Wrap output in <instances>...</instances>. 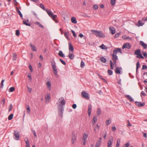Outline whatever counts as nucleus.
I'll return each mask as SVG.
<instances>
[{"instance_id":"f257e3e1","label":"nucleus","mask_w":147,"mask_h":147,"mask_svg":"<svg viewBox=\"0 0 147 147\" xmlns=\"http://www.w3.org/2000/svg\"><path fill=\"white\" fill-rule=\"evenodd\" d=\"M59 101H60L61 104H59L58 105V110L59 116L61 118L63 117V114L64 111L63 106L65 104V101L63 97H61L59 99Z\"/></svg>"},{"instance_id":"f03ea898","label":"nucleus","mask_w":147,"mask_h":147,"mask_svg":"<svg viewBox=\"0 0 147 147\" xmlns=\"http://www.w3.org/2000/svg\"><path fill=\"white\" fill-rule=\"evenodd\" d=\"M91 32H94V34L96 35L97 37L101 38H104L105 37V35L101 31L95 30H91Z\"/></svg>"},{"instance_id":"7ed1b4c3","label":"nucleus","mask_w":147,"mask_h":147,"mask_svg":"<svg viewBox=\"0 0 147 147\" xmlns=\"http://www.w3.org/2000/svg\"><path fill=\"white\" fill-rule=\"evenodd\" d=\"M117 51H113V54L111 55L112 59L114 62L113 65L116 66L117 60L118 59V56L117 55Z\"/></svg>"},{"instance_id":"20e7f679","label":"nucleus","mask_w":147,"mask_h":147,"mask_svg":"<svg viewBox=\"0 0 147 147\" xmlns=\"http://www.w3.org/2000/svg\"><path fill=\"white\" fill-rule=\"evenodd\" d=\"M81 96L86 100H88L89 98V94L85 91H83L81 93Z\"/></svg>"},{"instance_id":"39448f33","label":"nucleus","mask_w":147,"mask_h":147,"mask_svg":"<svg viewBox=\"0 0 147 147\" xmlns=\"http://www.w3.org/2000/svg\"><path fill=\"white\" fill-rule=\"evenodd\" d=\"M47 12L49 16L53 20L55 21V19L57 17V15H53V13L51 11H50L49 10H47Z\"/></svg>"},{"instance_id":"423d86ee","label":"nucleus","mask_w":147,"mask_h":147,"mask_svg":"<svg viewBox=\"0 0 147 147\" xmlns=\"http://www.w3.org/2000/svg\"><path fill=\"white\" fill-rule=\"evenodd\" d=\"M113 141V138L112 136H110L107 142L108 147H112Z\"/></svg>"},{"instance_id":"0eeeda50","label":"nucleus","mask_w":147,"mask_h":147,"mask_svg":"<svg viewBox=\"0 0 147 147\" xmlns=\"http://www.w3.org/2000/svg\"><path fill=\"white\" fill-rule=\"evenodd\" d=\"M13 136L14 139L17 140H19L20 136L19 132L17 131H14L13 133Z\"/></svg>"},{"instance_id":"6e6552de","label":"nucleus","mask_w":147,"mask_h":147,"mask_svg":"<svg viewBox=\"0 0 147 147\" xmlns=\"http://www.w3.org/2000/svg\"><path fill=\"white\" fill-rule=\"evenodd\" d=\"M131 46L129 44L127 43H124L122 46V48L123 49L124 48H127L129 49L131 48Z\"/></svg>"},{"instance_id":"1a4fd4ad","label":"nucleus","mask_w":147,"mask_h":147,"mask_svg":"<svg viewBox=\"0 0 147 147\" xmlns=\"http://www.w3.org/2000/svg\"><path fill=\"white\" fill-rule=\"evenodd\" d=\"M50 62L52 66V68H56V63L54 61V59L53 58L52 60H50Z\"/></svg>"},{"instance_id":"9d476101","label":"nucleus","mask_w":147,"mask_h":147,"mask_svg":"<svg viewBox=\"0 0 147 147\" xmlns=\"http://www.w3.org/2000/svg\"><path fill=\"white\" fill-rule=\"evenodd\" d=\"M135 103L136 105L140 107H143L145 105V103L144 102L141 103L140 102L136 101L135 102Z\"/></svg>"},{"instance_id":"9b49d317","label":"nucleus","mask_w":147,"mask_h":147,"mask_svg":"<svg viewBox=\"0 0 147 147\" xmlns=\"http://www.w3.org/2000/svg\"><path fill=\"white\" fill-rule=\"evenodd\" d=\"M92 106L91 104H90L88 105V116H90L91 115L92 111Z\"/></svg>"},{"instance_id":"f8f14e48","label":"nucleus","mask_w":147,"mask_h":147,"mask_svg":"<svg viewBox=\"0 0 147 147\" xmlns=\"http://www.w3.org/2000/svg\"><path fill=\"white\" fill-rule=\"evenodd\" d=\"M140 45L142 46L144 49H146L147 47V45L143 41H140Z\"/></svg>"},{"instance_id":"ddd939ff","label":"nucleus","mask_w":147,"mask_h":147,"mask_svg":"<svg viewBox=\"0 0 147 147\" xmlns=\"http://www.w3.org/2000/svg\"><path fill=\"white\" fill-rule=\"evenodd\" d=\"M69 51L73 52L74 51V47L72 45L70 42L69 43Z\"/></svg>"},{"instance_id":"4468645a","label":"nucleus","mask_w":147,"mask_h":147,"mask_svg":"<svg viewBox=\"0 0 147 147\" xmlns=\"http://www.w3.org/2000/svg\"><path fill=\"white\" fill-rule=\"evenodd\" d=\"M109 28L112 34H113L115 33V30L114 28L113 27H110Z\"/></svg>"},{"instance_id":"2eb2a0df","label":"nucleus","mask_w":147,"mask_h":147,"mask_svg":"<svg viewBox=\"0 0 147 147\" xmlns=\"http://www.w3.org/2000/svg\"><path fill=\"white\" fill-rule=\"evenodd\" d=\"M68 57L70 59H73L74 57V55L72 53H69Z\"/></svg>"},{"instance_id":"dca6fc26","label":"nucleus","mask_w":147,"mask_h":147,"mask_svg":"<svg viewBox=\"0 0 147 147\" xmlns=\"http://www.w3.org/2000/svg\"><path fill=\"white\" fill-rule=\"evenodd\" d=\"M120 69H121V67L120 68L119 67H116V69L115 71V73L117 74H120L121 73Z\"/></svg>"},{"instance_id":"f3484780","label":"nucleus","mask_w":147,"mask_h":147,"mask_svg":"<svg viewBox=\"0 0 147 147\" xmlns=\"http://www.w3.org/2000/svg\"><path fill=\"white\" fill-rule=\"evenodd\" d=\"M71 22L74 24H76L77 22L76 18L74 17L71 18Z\"/></svg>"},{"instance_id":"a211bd4d","label":"nucleus","mask_w":147,"mask_h":147,"mask_svg":"<svg viewBox=\"0 0 147 147\" xmlns=\"http://www.w3.org/2000/svg\"><path fill=\"white\" fill-rule=\"evenodd\" d=\"M30 45L31 47L32 50L33 51H36V50L35 48V46L34 45H33L32 44L30 43Z\"/></svg>"},{"instance_id":"6ab92c4d","label":"nucleus","mask_w":147,"mask_h":147,"mask_svg":"<svg viewBox=\"0 0 147 147\" xmlns=\"http://www.w3.org/2000/svg\"><path fill=\"white\" fill-rule=\"evenodd\" d=\"M46 84L49 90H50L51 89V83L49 81H48L47 83Z\"/></svg>"},{"instance_id":"aec40b11","label":"nucleus","mask_w":147,"mask_h":147,"mask_svg":"<svg viewBox=\"0 0 147 147\" xmlns=\"http://www.w3.org/2000/svg\"><path fill=\"white\" fill-rule=\"evenodd\" d=\"M16 10L18 13V14L20 15V17L22 19L23 16L22 14L21 13L20 11L19 10L18 8L17 7H16Z\"/></svg>"},{"instance_id":"412c9836","label":"nucleus","mask_w":147,"mask_h":147,"mask_svg":"<svg viewBox=\"0 0 147 147\" xmlns=\"http://www.w3.org/2000/svg\"><path fill=\"white\" fill-rule=\"evenodd\" d=\"M141 52L140 50L139 49H137L134 52V54L138 55L140 54Z\"/></svg>"},{"instance_id":"4be33fe9","label":"nucleus","mask_w":147,"mask_h":147,"mask_svg":"<svg viewBox=\"0 0 147 147\" xmlns=\"http://www.w3.org/2000/svg\"><path fill=\"white\" fill-rule=\"evenodd\" d=\"M127 99L129 100L130 102H133L134 101V100L129 95H127L126 96Z\"/></svg>"},{"instance_id":"5701e85b","label":"nucleus","mask_w":147,"mask_h":147,"mask_svg":"<svg viewBox=\"0 0 147 147\" xmlns=\"http://www.w3.org/2000/svg\"><path fill=\"white\" fill-rule=\"evenodd\" d=\"M58 55L60 57H64L65 56L63 54L62 51H60L58 53Z\"/></svg>"},{"instance_id":"b1692460","label":"nucleus","mask_w":147,"mask_h":147,"mask_svg":"<svg viewBox=\"0 0 147 147\" xmlns=\"http://www.w3.org/2000/svg\"><path fill=\"white\" fill-rule=\"evenodd\" d=\"M100 60L101 62L104 63H105L106 61V59L103 57H101L100 59Z\"/></svg>"},{"instance_id":"393cba45","label":"nucleus","mask_w":147,"mask_h":147,"mask_svg":"<svg viewBox=\"0 0 147 147\" xmlns=\"http://www.w3.org/2000/svg\"><path fill=\"white\" fill-rule=\"evenodd\" d=\"M76 137L75 135H74L72 137L71 142L73 144H74L76 140Z\"/></svg>"},{"instance_id":"a878e982","label":"nucleus","mask_w":147,"mask_h":147,"mask_svg":"<svg viewBox=\"0 0 147 147\" xmlns=\"http://www.w3.org/2000/svg\"><path fill=\"white\" fill-rule=\"evenodd\" d=\"M34 23L35 24H36L37 25H38L41 28H44V26L42 25L39 22H37V21H36V22H34Z\"/></svg>"},{"instance_id":"bb28decb","label":"nucleus","mask_w":147,"mask_h":147,"mask_svg":"<svg viewBox=\"0 0 147 147\" xmlns=\"http://www.w3.org/2000/svg\"><path fill=\"white\" fill-rule=\"evenodd\" d=\"M122 38L124 40H130L131 38L128 36H126L125 35L123 36L122 37Z\"/></svg>"},{"instance_id":"cd10ccee","label":"nucleus","mask_w":147,"mask_h":147,"mask_svg":"<svg viewBox=\"0 0 147 147\" xmlns=\"http://www.w3.org/2000/svg\"><path fill=\"white\" fill-rule=\"evenodd\" d=\"M24 141L26 142V145L29 144L28 138L27 137H26L24 139Z\"/></svg>"},{"instance_id":"c85d7f7f","label":"nucleus","mask_w":147,"mask_h":147,"mask_svg":"<svg viewBox=\"0 0 147 147\" xmlns=\"http://www.w3.org/2000/svg\"><path fill=\"white\" fill-rule=\"evenodd\" d=\"M13 61H15L16 60L17 58V55L16 53H13Z\"/></svg>"},{"instance_id":"c756f323","label":"nucleus","mask_w":147,"mask_h":147,"mask_svg":"<svg viewBox=\"0 0 147 147\" xmlns=\"http://www.w3.org/2000/svg\"><path fill=\"white\" fill-rule=\"evenodd\" d=\"M23 23L24 24L27 26H31V24L30 23H28L26 22L25 21V20L23 21Z\"/></svg>"},{"instance_id":"7c9ffc66","label":"nucleus","mask_w":147,"mask_h":147,"mask_svg":"<svg viewBox=\"0 0 147 147\" xmlns=\"http://www.w3.org/2000/svg\"><path fill=\"white\" fill-rule=\"evenodd\" d=\"M40 7L42 9L46 11V12L47 10H49L48 9H46L42 4H40Z\"/></svg>"},{"instance_id":"2f4dec72","label":"nucleus","mask_w":147,"mask_h":147,"mask_svg":"<svg viewBox=\"0 0 147 147\" xmlns=\"http://www.w3.org/2000/svg\"><path fill=\"white\" fill-rule=\"evenodd\" d=\"M100 47L102 49H107V48L103 44H102L100 46Z\"/></svg>"},{"instance_id":"473e14b6","label":"nucleus","mask_w":147,"mask_h":147,"mask_svg":"<svg viewBox=\"0 0 147 147\" xmlns=\"http://www.w3.org/2000/svg\"><path fill=\"white\" fill-rule=\"evenodd\" d=\"M15 90V88L14 87H12L10 88L9 90V92H11L14 91Z\"/></svg>"},{"instance_id":"72a5a7b5","label":"nucleus","mask_w":147,"mask_h":147,"mask_svg":"<svg viewBox=\"0 0 147 147\" xmlns=\"http://www.w3.org/2000/svg\"><path fill=\"white\" fill-rule=\"evenodd\" d=\"M88 135H86V134H84L83 135V141H86L87 138L88 137Z\"/></svg>"},{"instance_id":"f704fd0d","label":"nucleus","mask_w":147,"mask_h":147,"mask_svg":"<svg viewBox=\"0 0 147 147\" xmlns=\"http://www.w3.org/2000/svg\"><path fill=\"white\" fill-rule=\"evenodd\" d=\"M54 71V74L56 76H57L58 74H57V69L56 68L53 69Z\"/></svg>"},{"instance_id":"c9c22d12","label":"nucleus","mask_w":147,"mask_h":147,"mask_svg":"<svg viewBox=\"0 0 147 147\" xmlns=\"http://www.w3.org/2000/svg\"><path fill=\"white\" fill-rule=\"evenodd\" d=\"M114 51H117V52H119L121 53H122L121 50L120 48H115V49Z\"/></svg>"},{"instance_id":"e433bc0d","label":"nucleus","mask_w":147,"mask_h":147,"mask_svg":"<svg viewBox=\"0 0 147 147\" xmlns=\"http://www.w3.org/2000/svg\"><path fill=\"white\" fill-rule=\"evenodd\" d=\"M142 21L141 20L138 21V25L139 26H142L144 24V23H143Z\"/></svg>"},{"instance_id":"4c0bfd02","label":"nucleus","mask_w":147,"mask_h":147,"mask_svg":"<svg viewBox=\"0 0 147 147\" xmlns=\"http://www.w3.org/2000/svg\"><path fill=\"white\" fill-rule=\"evenodd\" d=\"M136 57L138 58H141L142 59H144V58L143 56L140 53L137 55L136 56Z\"/></svg>"},{"instance_id":"58836bf2","label":"nucleus","mask_w":147,"mask_h":147,"mask_svg":"<svg viewBox=\"0 0 147 147\" xmlns=\"http://www.w3.org/2000/svg\"><path fill=\"white\" fill-rule=\"evenodd\" d=\"M101 143L100 142H96L95 147H100Z\"/></svg>"},{"instance_id":"ea45409f","label":"nucleus","mask_w":147,"mask_h":147,"mask_svg":"<svg viewBox=\"0 0 147 147\" xmlns=\"http://www.w3.org/2000/svg\"><path fill=\"white\" fill-rule=\"evenodd\" d=\"M13 114H11L8 117V119L9 120H11L13 119Z\"/></svg>"},{"instance_id":"a19ab883","label":"nucleus","mask_w":147,"mask_h":147,"mask_svg":"<svg viewBox=\"0 0 147 147\" xmlns=\"http://www.w3.org/2000/svg\"><path fill=\"white\" fill-rule=\"evenodd\" d=\"M101 111L100 109L99 108H98L97 111V114L98 115H100L101 113Z\"/></svg>"},{"instance_id":"79ce46f5","label":"nucleus","mask_w":147,"mask_h":147,"mask_svg":"<svg viewBox=\"0 0 147 147\" xmlns=\"http://www.w3.org/2000/svg\"><path fill=\"white\" fill-rule=\"evenodd\" d=\"M69 34V33L68 32H65L64 33V36L66 37V38L67 39H69V38L68 36Z\"/></svg>"},{"instance_id":"37998d69","label":"nucleus","mask_w":147,"mask_h":147,"mask_svg":"<svg viewBox=\"0 0 147 147\" xmlns=\"http://www.w3.org/2000/svg\"><path fill=\"white\" fill-rule=\"evenodd\" d=\"M46 100L47 101V100H49L50 98V94H47V95L45 97Z\"/></svg>"},{"instance_id":"c03bdc74","label":"nucleus","mask_w":147,"mask_h":147,"mask_svg":"<svg viewBox=\"0 0 147 147\" xmlns=\"http://www.w3.org/2000/svg\"><path fill=\"white\" fill-rule=\"evenodd\" d=\"M111 121L110 119H108L106 121V125H109V124L110 123H111Z\"/></svg>"},{"instance_id":"a18cd8bd","label":"nucleus","mask_w":147,"mask_h":147,"mask_svg":"<svg viewBox=\"0 0 147 147\" xmlns=\"http://www.w3.org/2000/svg\"><path fill=\"white\" fill-rule=\"evenodd\" d=\"M13 107L12 104H11L9 105V108L8 111L9 112H10L12 109Z\"/></svg>"},{"instance_id":"49530a36","label":"nucleus","mask_w":147,"mask_h":147,"mask_svg":"<svg viewBox=\"0 0 147 147\" xmlns=\"http://www.w3.org/2000/svg\"><path fill=\"white\" fill-rule=\"evenodd\" d=\"M108 73L109 75H111L113 74V71L111 70H108Z\"/></svg>"},{"instance_id":"de8ad7c7","label":"nucleus","mask_w":147,"mask_h":147,"mask_svg":"<svg viewBox=\"0 0 147 147\" xmlns=\"http://www.w3.org/2000/svg\"><path fill=\"white\" fill-rule=\"evenodd\" d=\"M110 67L111 69H113V63L112 62L111 60L110 61Z\"/></svg>"},{"instance_id":"09e8293b","label":"nucleus","mask_w":147,"mask_h":147,"mask_svg":"<svg viewBox=\"0 0 147 147\" xmlns=\"http://www.w3.org/2000/svg\"><path fill=\"white\" fill-rule=\"evenodd\" d=\"M115 0H111V3L112 5H114L115 4Z\"/></svg>"},{"instance_id":"8fccbe9b","label":"nucleus","mask_w":147,"mask_h":147,"mask_svg":"<svg viewBox=\"0 0 147 147\" xmlns=\"http://www.w3.org/2000/svg\"><path fill=\"white\" fill-rule=\"evenodd\" d=\"M130 145V143L129 142H127L124 145L123 147H128Z\"/></svg>"},{"instance_id":"3c124183","label":"nucleus","mask_w":147,"mask_h":147,"mask_svg":"<svg viewBox=\"0 0 147 147\" xmlns=\"http://www.w3.org/2000/svg\"><path fill=\"white\" fill-rule=\"evenodd\" d=\"M4 81H5V80L4 79V80H3L1 82V88H2L3 87V83H4Z\"/></svg>"},{"instance_id":"603ef678","label":"nucleus","mask_w":147,"mask_h":147,"mask_svg":"<svg viewBox=\"0 0 147 147\" xmlns=\"http://www.w3.org/2000/svg\"><path fill=\"white\" fill-rule=\"evenodd\" d=\"M16 34L17 36H18L20 35V32L19 30H17L16 31Z\"/></svg>"},{"instance_id":"864d4df0","label":"nucleus","mask_w":147,"mask_h":147,"mask_svg":"<svg viewBox=\"0 0 147 147\" xmlns=\"http://www.w3.org/2000/svg\"><path fill=\"white\" fill-rule=\"evenodd\" d=\"M85 65L84 62L83 61H82L81 62L80 66L82 68Z\"/></svg>"},{"instance_id":"5fc2aeb1","label":"nucleus","mask_w":147,"mask_h":147,"mask_svg":"<svg viewBox=\"0 0 147 147\" xmlns=\"http://www.w3.org/2000/svg\"><path fill=\"white\" fill-rule=\"evenodd\" d=\"M32 133L33 134L34 136L35 137H36L37 136V135L35 131L33 130H32Z\"/></svg>"},{"instance_id":"6e6d98bb","label":"nucleus","mask_w":147,"mask_h":147,"mask_svg":"<svg viewBox=\"0 0 147 147\" xmlns=\"http://www.w3.org/2000/svg\"><path fill=\"white\" fill-rule=\"evenodd\" d=\"M93 8L94 9L96 10L98 9V6L97 5H95L93 6Z\"/></svg>"},{"instance_id":"4d7b16f0","label":"nucleus","mask_w":147,"mask_h":147,"mask_svg":"<svg viewBox=\"0 0 147 147\" xmlns=\"http://www.w3.org/2000/svg\"><path fill=\"white\" fill-rule=\"evenodd\" d=\"M71 32L73 34V35L74 36V37H76L77 36L76 35L75 33V32L73 30H71Z\"/></svg>"},{"instance_id":"13d9d810","label":"nucleus","mask_w":147,"mask_h":147,"mask_svg":"<svg viewBox=\"0 0 147 147\" xmlns=\"http://www.w3.org/2000/svg\"><path fill=\"white\" fill-rule=\"evenodd\" d=\"M60 61L61 62V63L64 65H65L66 64V63L63 60L60 59Z\"/></svg>"},{"instance_id":"bf43d9fd","label":"nucleus","mask_w":147,"mask_h":147,"mask_svg":"<svg viewBox=\"0 0 147 147\" xmlns=\"http://www.w3.org/2000/svg\"><path fill=\"white\" fill-rule=\"evenodd\" d=\"M31 13L36 17H37V14L34 11H32Z\"/></svg>"},{"instance_id":"052dcab7","label":"nucleus","mask_w":147,"mask_h":147,"mask_svg":"<svg viewBox=\"0 0 147 147\" xmlns=\"http://www.w3.org/2000/svg\"><path fill=\"white\" fill-rule=\"evenodd\" d=\"M147 69V66L146 65H143L142 68V70L145 69Z\"/></svg>"},{"instance_id":"680f3d73","label":"nucleus","mask_w":147,"mask_h":147,"mask_svg":"<svg viewBox=\"0 0 147 147\" xmlns=\"http://www.w3.org/2000/svg\"><path fill=\"white\" fill-rule=\"evenodd\" d=\"M146 95V93L144 92L143 91H142L141 93V97H142V96H145Z\"/></svg>"},{"instance_id":"e2e57ef3","label":"nucleus","mask_w":147,"mask_h":147,"mask_svg":"<svg viewBox=\"0 0 147 147\" xmlns=\"http://www.w3.org/2000/svg\"><path fill=\"white\" fill-rule=\"evenodd\" d=\"M141 21H147V17H144L143 18H142V19Z\"/></svg>"},{"instance_id":"0e129e2a","label":"nucleus","mask_w":147,"mask_h":147,"mask_svg":"<svg viewBox=\"0 0 147 147\" xmlns=\"http://www.w3.org/2000/svg\"><path fill=\"white\" fill-rule=\"evenodd\" d=\"M28 107L27 108L26 110L27 111V113H29L30 112V108L29 105L28 106Z\"/></svg>"},{"instance_id":"69168bd1","label":"nucleus","mask_w":147,"mask_h":147,"mask_svg":"<svg viewBox=\"0 0 147 147\" xmlns=\"http://www.w3.org/2000/svg\"><path fill=\"white\" fill-rule=\"evenodd\" d=\"M93 119V121H94V122H96L97 121V117L96 116H95L94 117Z\"/></svg>"},{"instance_id":"338daca9","label":"nucleus","mask_w":147,"mask_h":147,"mask_svg":"<svg viewBox=\"0 0 147 147\" xmlns=\"http://www.w3.org/2000/svg\"><path fill=\"white\" fill-rule=\"evenodd\" d=\"M72 107L74 109H75L77 107L76 105L75 104H74L72 105Z\"/></svg>"},{"instance_id":"774afa93","label":"nucleus","mask_w":147,"mask_h":147,"mask_svg":"<svg viewBox=\"0 0 147 147\" xmlns=\"http://www.w3.org/2000/svg\"><path fill=\"white\" fill-rule=\"evenodd\" d=\"M120 34V33H117L115 34V37H114L115 38H117V37H119V36Z\"/></svg>"}]
</instances>
